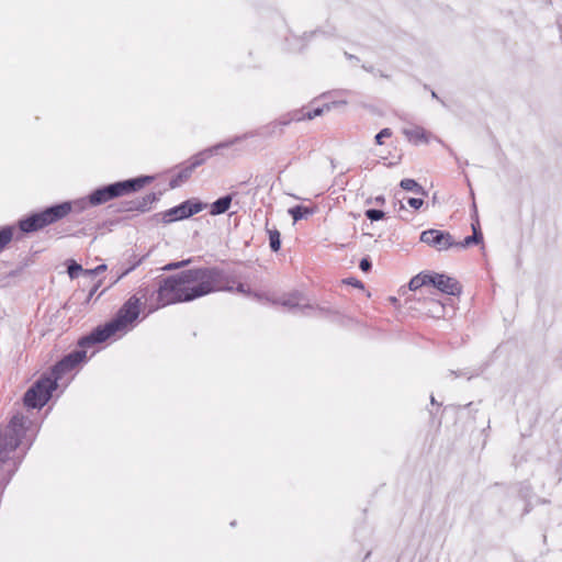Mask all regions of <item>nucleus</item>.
<instances>
[{
  "label": "nucleus",
  "mask_w": 562,
  "mask_h": 562,
  "mask_svg": "<svg viewBox=\"0 0 562 562\" xmlns=\"http://www.w3.org/2000/svg\"><path fill=\"white\" fill-rule=\"evenodd\" d=\"M363 68H364V70L372 71V69H371V68H368V67H366V66H363Z\"/></svg>",
  "instance_id": "40"
},
{
  "label": "nucleus",
  "mask_w": 562,
  "mask_h": 562,
  "mask_svg": "<svg viewBox=\"0 0 562 562\" xmlns=\"http://www.w3.org/2000/svg\"><path fill=\"white\" fill-rule=\"evenodd\" d=\"M352 285H359V286H362V284H361V282H360V281L352 282Z\"/></svg>",
  "instance_id": "37"
},
{
  "label": "nucleus",
  "mask_w": 562,
  "mask_h": 562,
  "mask_svg": "<svg viewBox=\"0 0 562 562\" xmlns=\"http://www.w3.org/2000/svg\"><path fill=\"white\" fill-rule=\"evenodd\" d=\"M232 199L233 198L231 194L217 199L215 202L211 204L210 213L212 215L224 214L229 209Z\"/></svg>",
  "instance_id": "16"
},
{
  "label": "nucleus",
  "mask_w": 562,
  "mask_h": 562,
  "mask_svg": "<svg viewBox=\"0 0 562 562\" xmlns=\"http://www.w3.org/2000/svg\"><path fill=\"white\" fill-rule=\"evenodd\" d=\"M151 180L153 177L142 176L98 188L89 194V202L92 206L101 205L112 199L136 192Z\"/></svg>",
  "instance_id": "3"
},
{
  "label": "nucleus",
  "mask_w": 562,
  "mask_h": 562,
  "mask_svg": "<svg viewBox=\"0 0 562 562\" xmlns=\"http://www.w3.org/2000/svg\"><path fill=\"white\" fill-rule=\"evenodd\" d=\"M472 227H473V235L465 237L463 239V241H461V243H457L458 244L457 246L465 248V247L471 246L472 244H477L482 240V234L476 229V227L474 225H472Z\"/></svg>",
  "instance_id": "23"
},
{
  "label": "nucleus",
  "mask_w": 562,
  "mask_h": 562,
  "mask_svg": "<svg viewBox=\"0 0 562 562\" xmlns=\"http://www.w3.org/2000/svg\"><path fill=\"white\" fill-rule=\"evenodd\" d=\"M269 235V245L272 251L280 250L281 247V238L280 232L277 228L268 229Z\"/></svg>",
  "instance_id": "22"
},
{
  "label": "nucleus",
  "mask_w": 562,
  "mask_h": 562,
  "mask_svg": "<svg viewBox=\"0 0 562 562\" xmlns=\"http://www.w3.org/2000/svg\"><path fill=\"white\" fill-rule=\"evenodd\" d=\"M419 239L438 251L447 250L458 245L449 232L434 228L424 231Z\"/></svg>",
  "instance_id": "8"
},
{
  "label": "nucleus",
  "mask_w": 562,
  "mask_h": 562,
  "mask_svg": "<svg viewBox=\"0 0 562 562\" xmlns=\"http://www.w3.org/2000/svg\"><path fill=\"white\" fill-rule=\"evenodd\" d=\"M289 213L292 216V218L294 220V222H297L302 218L307 217L308 215H312L313 210L305 207V206L296 205L294 207H291L289 210Z\"/></svg>",
  "instance_id": "21"
},
{
  "label": "nucleus",
  "mask_w": 562,
  "mask_h": 562,
  "mask_svg": "<svg viewBox=\"0 0 562 562\" xmlns=\"http://www.w3.org/2000/svg\"><path fill=\"white\" fill-rule=\"evenodd\" d=\"M183 205L186 206L184 210L187 213V217L198 214L204 209V204L201 202L186 201L183 202Z\"/></svg>",
  "instance_id": "25"
},
{
  "label": "nucleus",
  "mask_w": 562,
  "mask_h": 562,
  "mask_svg": "<svg viewBox=\"0 0 562 562\" xmlns=\"http://www.w3.org/2000/svg\"><path fill=\"white\" fill-rule=\"evenodd\" d=\"M156 200V195L154 193H148L142 199L137 201H133L128 203L126 207L127 211H140L146 212L149 209V205Z\"/></svg>",
  "instance_id": "15"
},
{
  "label": "nucleus",
  "mask_w": 562,
  "mask_h": 562,
  "mask_svg": "<svg viewBox=\"0 0 562 562\" xmlns=\"http://www.w3.org/2000/svg\"><path fill=\"white\" fill-rule=\"evenodd\" d=\"M139 304L140 299L133 295L120 308L116 317L112 319L120 331H124L130 324L137 319L139 315Z\"/></svg>",
  "instance_id": "7"
},
{
  "label": "nucleus",
  "mask_w": 562,
  "mask_h": 562,
  "mask_svg": "<svg viewBox=\"0 0 562 562\" xmlns=\"http://www.w3.org/2000/svg\"><path fill=\"white\" fill-rule=\"evenodd\" d=\"M431 95H432V98H437V94L434 91L431 92Z\"/></svg>",
  "instance_id": "41"
},
{
  "label": "nucleus",
  "mask_w": 562,
  "mask_h": 562,
  "mask_svg": "<svg viewBox=\"0 0 562 562\" xmlns=\"http://www.w3.org/2000/svg\"><path fill=\"white\" fill-rule=\"evenodd\" d=\"M236 291L238 293H241V294H248L249 293V289L246 284L244 283H238V285L236 286Z\"/></svg>",
  "instance_id": "33"
},
{
  "label": "nucleus",
  "mask_w": 562,
  "mask_h": 562,
  "mask_svg": "<svg viewBox=\"0 0 562 562\" xmlns=\"http://www.w3.org/2000/svg\"><path fill=\"white\" fill-rule=\"evenodd\" d=\"M372 265H371V261L369 260V258H362L360 263H359V268L363 271V272H369L370 269H371Z\"/></svg>",
  "instance_id": "32"
},
{
  "label": "nucleus",
  "mask_w": 562,
  "mask_h": 562,
  "mask_svg": "<svg viewBox=\"0 0 562 562\" xmlns=\"http://www.w3.org/2000/svg\"><path fill=\"white\" fill-rule=\"evenodd\" d=\"M437 308L440 310V311H443V306L442 305L437 304Z\"/></svg>",
  "instance_id": "38"
},
{
  "label": "nucleus",
  "mask_w": 562,
  "mask_h": 562,
  "mask_svg": "<svg viewBox=\"0 0 562 562\" xmlns=\"http://www.w3.org/2000/svg\"><path fill=\"white\" fill-rule=\"evenodd\" d=\"M184 209H186V206L183 205V203H181L180 205H178L176 207L170 209L164 215L165 221L173 222V221L187 218V213H186Z\"/></svg>",
  "instance_id": "17"
},
{
  "label": "nucleus",
  "mask_w": 562,
  "mask_h": 562,
  "mask_svg": "<svg viewBox=\"0 0 562 562\" xmlns=\"http://www.w3.org/2000/svg\"><path fill=\"white\" fill-rule=\"evenodd\" d=\"M247 137H248V134L235 136L231 139L221 142L203 151H200L199 154H196L195 156H193L191 158L190 165L181 168V170L170 180V182H169L170 188L175 189V188L179 187L182 182L187 181L191 177L193 170L196 167L201 166L212 155L218 154V151L221 149L232 147L236 143L241 142V140L246 139Z\"/></svg>",
  "instance_id": "5"
},
{
  "label": "nucleus",
  "mask_w": 562,
  "mask_h": 562,
  "mask_svg": "<svg viewBox=\"0 0 562 562\" xmlns=\"http://www.w3.org/2000/svg\"><path fill=\"white\" fill-rule=\"evenodd\" d=\"M70 213L69 204H56L42 212L34 213L19 221V228L23 233L37 232L50 224L58 222Z\"/></svg>",
  "instance_id": "4"
},
{
  "label": "nucleus",
  "mask_w": 562,
  "mask_h": 562,
  "mask_svg": "<svg viewBox=\"0 0 562 562\" xmlns=\"http://www.w3.org/2000/svg\"><path fill=\"white\" fill-rule=\"evenodd\" d=\"M273 302L288 307L290 311H300L304 314H306V310H314L308 301L299 292L284 294Z\"/></svg>",
  "instance_id": "12"
},
{
  "label": "nucleus",
  "mask_w": 562,
  "mask_h": 562,
  "mask_svg": "<svg viewBox=\"0 0 562 562\" xmlns=\"http://www.w3.org/2000/svg\"><path fill=\"white\" fill-rule=\"evenodd\" d=\"M403 134L408 142L417 145L420 143H428L427 133L424 127L414 125L403 128Z\"/></svg>",
  "instance_id": "14"
},
{
  "label": "nucleus",
  "mask_w": 562,
  "mask_h": 562,
  "mask_svg": "<svg viewBox=\"0 0 562 562\" xmlns=\"http://www.w3.org/2000/svg\"><path fill=\"white\" fill-rule=\"evenodd\" d=\"M407 203L409 204V206L418 210L419 207L423 206L424 201L422 199H417V198H409L407 200Z\"/></svg>",
  "instance_id": "31"
},
{
  "label": "nucleus",
  "mask_w": 562,
  "mask_h": 562,
  "mask_svg": "<svg viewBox=\"0 0 562 562\" xmlns=\"http://www.w3.org/2000/svg\"><path fill=\"white\" fill-rule=\"evenodd\" d=\"M366 216L371 221H380L384 217V212L376 209H369L366 211Z\"/></svg>",
  "instance_id": "28"
},
{
  "label": "nucleus",
  "mask_w": 562,
  "mask_h": 562,
  "mask_svg": "<svg viewBox=\"0 0 562 562\" xmlns=\"http://www.w3.org/2000/svg\"><path fill=\"white\" fill-rule=\"evenodd\" d=\"M235 280L217 267L194 268L164 278L157 290L159 306L191 302L220 291H234Z\"/></svg>",
  "instance_id": "1"
},
{
  "label": "nucleus",
  "mask_w": 562,
  "mask_h": 562,
  "mask_svg": "<svg viewBox=\"0 0 562 562\" xmlns=\"http://www.w3.org/2000/svg\"><path fill=\"white\" fill-rule=\"evenodd\" d=\"M191 259H186V260H181V261H177V262H170L168 265H166L165 267H162V270L164 271H171V270H177V269H181L186 266H188L189 263H191Z\"/></svg>",
  "instance_id": "27"
},
{
  "label": "nucleus",
  "mask_w": 562,
  "mask_h": 562,
  "mask_svg": "<svg viewBox=\"0 0 562 562\" xmlns=\"http://www.w3.org/2000/svg\"><path fill=\"white\" fill-rule=\"evenodd\" d=\"M120 331L116 325L111 321L103 326H98L89 335L79 340V347H91L95 344L103 342L114 334Z\"/></svg>",
  "instance_id": "10"
},
{
  "label": "nucleus",
  "mask_w": 562,
  "mask_h": 562,
  "mask_svg": "<svg viewBox=\"0 0 562 562\" xmlns=\"http://www.w3.org/2000/svg\"><path fill=\"white\" fill-rule=\"evenodd\" d=\"M431 404H436V400L434 396H431Z\"/></svg>",
  "instance_id": "39"
},
{
  "label": "nucleus",
  "mask_w": 562,
  "mask_h": 562,
  "mask_svg": "<svg viewBox=\"0 0 562 562\" xmlns=\"http://www.w3.org/2000/svg\"><path fill=\"white\" fill-rule=\"evenodd\" d=\"M61 204H69L70 212H81L86 210L89 205H91L89 202V195L87 198L78 199L72 202H63Z\"/></svg>",
  "instance_id": "24"
},
{
  "label": "nucleus",
  "mask_w": 562,
  "mask_h": 562,
  "mask_svg": "<svg viewBox=\"0 0 562 562\" xmlns=\"http://www.w3.org/2000/svg\"><path fill=\"white\" fill-rule=\"evenodd\" d=\"M85 270L79 263L71 260L68 265L67 272L71 279H75L79 276V273H82L85 276Z\"/></svg>",
  "instance_id": "26"
},
{
  "label": "nucleus",
  "mask_w": 562,
  "mask_h": 562,
  "mask_svg": "<svg viewBox=\"0 0 562 562\" xmlns=\"http://www.w3.org/2000/svg\"><path fill=\"white\" fill-rule=\"evenodd\" d=\"M329 108L326 105L324 108H316L314 110H305V109H301V110H295L286 115H283L280 117L279 120V124L281 125H288L290 124L292 121H296V122H300V121H303L305 119L307 120H312L316 116H319L324 113L325 110H328Z\"/></svg>",
  "instance_id": "13"
},
{
  "label": "nucleus",
  "mask_w": 562,
  "mask_h": 562,
  "mask_svg": "<svg viewBox=\"0 0 562 562\" xmlns=\"http://www.w3.org/2000/svg\"><path fill=\"white\" fill-rule=\"evenodd\" d=\"M392 131L390 128H383L375 135V143L378 145L383 144V138L391 137Z\"/></svg>",
  "instance_id": "30"
},
{
  "label": "nucleus",
  "mask_w": 562,
  "mask_h": 562,
  "mask_svg": "<svg viewBox=\"0 0 562 562\" xmlns=\"http://www.w3.org/2000/svg\"><path fill=\"white\" fill-rule=\"evenodd\" d=\"M400 187L405 191H412L416 194H420V195L427 194L425 189L419 183H417L414 179L407 178V179L401 180Z\"/></svg>",
  "instance_id": "19"
},
{
  "label": "nucleus",
  "mask_w": 562,
  "mask_h": 562,
  "mask_svg": "<svg viewBox=\"0 0 562 562\" xmlns=\"http://www.w3.org/2000/svg\"><path fill=\"white\" fill-rule=\"evenodd\" d=\"M376 202H384V198L383 196L376 198Z\"/></svg>",
  "instance_id": "36"
},
{
  "label": "nucleus",
  "mask_w": 562,
  "mask_h": 562,
  "mask_svg": "<svg viewBox=\"0 0 562 562\" xmlns=\"http://www.w3.org/2000/svg\"><path fill=\"white\" fill-rule=\"evenodd\" d=\"M430 274L429 273H419L412 278V280L408 283V286L412 291H416L423 286L430 285Z\"/></svg>",
  "instance_id": "18"
},
{
  "label": "nucleus",
  "mask_w": 562,
  "mask_h": 562,
  "mask_svg": "<svg viewBox=\"0 0 562 562\" xmlns=\"http://www.w3.org/2000/svg\"><path fill=\"white\" fill-rule=\"evenodd\" d=\"M430 285L440 292L449 295H459L461 293V285L456 279L440 273L430 274Z\"/></svg>",
  "instance_id": "11"
},
{
  "label": "nucleus",
  "mask_w": 562,
  "mask_h": 562,
  "mask_svg": "<svg viewBox=\"0 0 562 562\" xmlns=\"http://www.w3.org/2000/svg\"><path fill=\"white\" fill-rule=\"evenodd\" d=\"M57 387L50 375L41 376L24 394L23 403L27 408H42Z\"/></svg>",
  "instance_id": "6"
},
{
  "label": "nucleus",
  "mask_w": 562,
  "mask_h": 562,
  "mask_svg": "<svg viewBox=\"0 0 562 562\" xmlns=\"http://www.w3.org/2000/svg\"><path fill=\"white\" fill-rule=\"evenodd\" d=\"M98 288H99V284L94 285V286L91 289V291H90V293H89V297H91V296H93V295H94V293L97 292Z\"/></svg>",
  "instance_id": "35"
},
{
  "label": "nucleus",
  "mask_w": 562,
  "mask_h": 562,
  "mask_svg": "<svg viewBox=\"0 0 562 562\" xmlns=\"http://www.w3.org/2000/svg\"><path fill=\"white\" fill-rule=\"evenodd\" d=\"M13 227L3 226L0 228V252H2L13 238Z\"/></svg>",
  "instance_id": "20"
},
{
  "label": "nucleus",
  "mask_w": 562,
  "mask_h": 562,
  "mask_svg": "<svg viewBox=\"0 0 562 562\" xmlns=\"http://www.w3.org/2000/svg\"><path fill=\"white\" fill-rule=\"evenodd\" d=\"M87 357L86 350H75L67 356H65L60 361H58L53 370H52V379L60 380L66 373L70 372L75 369L76 366L85 361Z\"/></svg>",
  "instance_id": "9"
},
{
  "label": "nucleus",
  "mask_w": 562,
  "mask_h": 562,
  "mask_svg": "<svg viewBox=\"0 0 562 562\" xmlns=\"http://www.w3.org/2000/svg\"><path fill=\"white\" fill-rule=\"evenodd\" d=\"M136 265L132 266L131 268L126 269L121 276H119V278L116 279V281L119 279H121L122 277L126 276L130 271H132L134 268H135Z\"/></svg>",
  "instance_id": "34"
},
{
  "label": "nucleus",
  "mask_w": 562,
  "mask_h": 562,
  "mask_svg": "<svg viewBox=\"0 0 562 562\" xmlns=\"http://www.w3.org/2000/svg\"><path fill=\"white\" fill-rule=\"evenodd\" d=\"M106 270V265H99L98 267H95L94 269H86L85 270V276L87 278H93L102 272H104Z\"/></svg>",
  "instance_id": "29"
},
{
  "label": "nucleus",
  "mask_w": 562,
  "mask_h": 562,
  "mask_svg": "<svg viewBox=\"0 0 562 562\" xmlns=\"http://www.w3.org/2000/svg\"><path fill=\"white\" fill-rule=\"evenodd\" d=\"M31 422L21 414L12 416L8 426L0 430V491L10 482L21 463V460L11 457L15 449L24 443L31 445L26 438Z\"/></svg>",
  "instance_id": "2"
}]
</instances>
